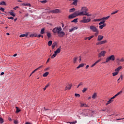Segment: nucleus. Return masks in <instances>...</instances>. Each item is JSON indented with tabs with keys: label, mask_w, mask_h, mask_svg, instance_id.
Returning a JSON list of instances; mask_svg holds the SVG:
<instances>
[{
	"label": "nucleus",
	"mask_w": 124,
	"mask_h": 124,
	"mask_svg": "<svg viewBox=\"0 0 124 124\" xmlns=\"http://www.w3.org/2000/svg\"><path fill=\"white\" fill-rule=\"evenodd\" d=\"M62 27H55L54 28L52 31L53 33H57L59 37H63L64 35H65V33L62 31Z\"/></svg>",
	"instance_id": "nucleus-1"
},
{
	"label": "nucleus",
	"mask_w": 124,
	"mask_h": 124,
	"mask_svg": "<svg viewBox=\"0 0 124 124\" xmlns=\"http://www.w3.org/2000/svg\"><path fill=\"white\" fill-rule=\"evenodd\" d=\"M86 9V7H83L80 10V11H77V12H78V16H92V15L89 14H85V13H84V11Z\"/></svg>",
	"instance_id": "nucleus-2"
},
{
	"label": "nucleus",
	"mask_w": 124,
	"mask_h": 124,
	"mask_svg": "<svg viewBox=\"0 0 124 124\" xmlns=\"http://www.w3.org/2000/svg\"><path fill=\"white\" fill-rule=\"evenodd\" d=\"M77 16H79L78 12L76 11L73 14L70 15L68 16V19H73L74 18H75V17H77Z\"/></svg>",
	"instance_id": "nucleus-3"
},
{
	"label": "nucleus",
	"mask_w": 124,
	"mask_h": 124,
	"mask_svg": "<svg viewBox=\"0 0 124 124\" xmlns=\"http://www.w3.org/2000/svg\"><path fill=\"white\" fill-rule=\"evenodd\" d=\"M110 61H115V55H112L108 57H107L106 60V62H109Z\"/></svg>",
	"instance_id": "nucleus-4"
},
{
	"label": "nucleus",
	"mask_w": 124,
	"mask_h": 124,
	"mask_svg": "<svg viewBox=\"0 0 124 124\" xmlns=\"http://www.w3.org/2000/svg\"><path fill=\"white\" fill-rule=\"evenodd\" d=\"M123 93V91H120L119 92H118L117 94H116L114 96H113V97H112L110 99H109L110 100H111V102H113V99L114 98H116V97H117V96H118V95H120V94H121V93Z\"/></svg>",
	"instance_id": "nucleus-5"
},
{
	"label": "nucleus",
	"mask_w": 124,
	"mask_h": 124,
	"mask_svg": "<svg viewBox=\"0 0 124 124\" xmlns=\"http://www.w3.org/2000/svg\"><path fill=\"white\" fill-rule=\"evenodd\" d=\"M90 29L92 31H93V32H95V31L97 32L98 31V30L95 27V26L93 25L90 26Z\"/></svg>",
	"instance_id": "nucleus-6"
},
{
	"label": "nucleus",
	"mask_w": 124,
	"mask_h": 124,
	"mask_svg": "<svg viewBox=\"0 0 124 124\" xmlns=\"http://www.w3.org/2000/svg\"><path fill=\"white\" fill-rule=\"evenodd\" d=\"M106 51L105 50L102 51L100 53L98 54V58H101V57H105Z\"/></svg>",
	"instance_id": "nucleus-7"
},
{
	"label": "nucleus",
	"mask_w": 124,
	"mask_h": 124,
	"mask_svg": "<svg viewBox=\"0 0 124 124\" xmlns=\"http://www.w3.org/2000/svg\"><path fill=\"white\" fill-rule=\"evenodd\" d=\"M83 116L87 117L89 115V110H84L82 112Z\"/></svg>",
	"instance_id": "nucleus-8"
},
{
	"label": "nucleus",
	"mask_w": 124,
	"mask_h": 124,
	"mask_svg": "<svg viewBox=\"0 0 124 124\" xmlns=\"http://www.w3.org/2000/svg\"><path fill=\"white\" fill-rule=\"evenodd\" d=\"M107 40H105V41H100L97 42L96 45L99 46V45H102V44H105V43H107Z\"/></svg>",
	"instance_id": "nucleus-9"
},
{
	"label": "nucleus",
	"mask_w": 124,
	"mask_h": 124,
	"mask_svg": "<svg viewBox=\"0 0 124 124\" xmlns=\"http://www.w3.org/2000/svg\"><path fill=\"white\" fill-rule=\"evenodd\" d=\"M50 12L51 13H55V14H58L60 13V10L58 9H56L55 10H53L52 11H51Z\"/></svg>",
	"instance_id": "nucleus-10"
},
{
	"label": "nucleus",
	"mask_w": 124,
	"mask_h": 124,
	"mask_svg": "<svg viewBox=\"0 0 124 124\" xmlns=\"http://www.w3.org/2000/svg\"><path fill=\"white\" fill-rule=\"evenodd\" d=\"M81 22L82 23H89V22H91V19L89 18V19H83L82 20H81Z\"/></svg>",
	"instance_id": "nucleus-11"
},
{
	"label": "nucleus",
	"mask_w": 124,
	"mask_h": 124,
	"mask_svg": "<svg viewBox=\"0 0 124 124\" xmlns=\"http://www.w3.org/2000/svg\"><path fill=\"white\" fill-rule=\"evenodd\" d=\"M42 67H43V65L40 66L39 67L34 70L33 71L31 72V74H33V73H34L36 71H37V70L40 69V68H42Z\"/></svg>",
	"instance_id": "nucleus-12"
},
{
	"label": "nucleus",
	"mask_w": 124,
	"mask_h": 124,
	"mask_svg": "<svg viewBox=\"0 0 124 124\" xmlns=\"http://www.w3.org/2000/svg\"><path fill=\"white\" fill-rule=\"evenodd\" d=\"M104 36L99 35L98 36V38H97V41H101V40H102V39H103Z\"/></svg>",
	"instance_id": "nucleus-13"
},
{
	"label": "nucleus",
	"mask_w": 124,
	"mask_h": 124,
	"mask_svg": "<svg viewBox=\"0 0 124 124\" xmlns=\"http://www.w3.org/2000/svg\"><path fill=\"white\" fill-rule=\"evenodd\" d=\"M61 48H62V46H60L59 48H58L55 52L54 53L56 54H60L61 53Z\"/></svg>",
	"instance_id": "nucleus-14"
},
{
	"label": "nucleus",
	"mask_w": 124,
	"mask_h": 124,
	"mask_svg": "<svg viewBox=\"0 0 124 124\" xmlns=\"http://www.w3.org/2000/svg\"><path fill=\"white\" fill-rule=\"evenodd\" d=\"M80 107H89V105L86 104H80Z\"/></svg>",
	"instance_id": "nucleus-15"
},
{
	"label": "nucleus",
	"mask_w": 124,
	"mask_h": 124,
	"mask_svg": "<svg viewBox=\"0 0 124 124\" xmlns=\"http://www.w3.org/2000/svg\"><path fill=\"white\" fill-rule=\"evenodd\" d=\"M122 66H120L118 67V68H117L115 70V71H117V72H119V71H120V70H121V69H122Z\"/></svg>",
	"instance_id": "nucleus-16"
},
{
	"label": "nucleus",
	"mask_w": 124,
	"mask_h": 124,
	"mask_svg": "<svg viewBox=\"0 0 124 124\" xmlns=\"http://www.w3.org/2000/svg\"><path fill=\"white\" fill-rule=\"evenodd\" d=\"M72 85L71 84H69L65 88V90H70L71 89Z\"/></svg>",
	"instance_id": "nucleus-17"
},
{
	"label": "nucleus",
	"mask_w": 124,
	"mask_h": 124,
	"mask_svg": "<svg viewBox=\"0 0 124 124\" xmlns=\"http://www.w3.org/2000/svg\"><path fill=\"white\" fill-rule=\"evenodd\" d=\"M109 18H110V16H108L106 17L102 18V20H103L105 22V21H106V20H108V19H109Z\"/></svg>",
	"instance_id": "nucleus-18"
},
{
	"label": "nucleus",
	"mask_w": 124,
	"mask_h": 124,
	"mask_svg": "<svg viewBox=\"0 0 124 124\" xmlns=\"http://www.w3.org/2000/svg\"><path fill=\"white\" fill-rule=\"evenodd\" d=\"M78 60V57H75L73 59V62L74 63H76V62Z\"/></svg>",
	"instance_id": "nucleus-19"
},
{
	"label": "nucleus",
	"mask_w": 124,
	"mask_h": 124,
	"mask_svg": "<svg viewBox=\"0 0 124 124\" xmlns=\"http://www.w3.org/2000/svg\"><path fill=\"white\" fill-rule=\"evenodd\" d=\"M104 27H106V24H104L102 25H100L99 29H100V30H102V29H103Z\"/></svg>",
	"instance_id": "nucleus-20"
},
{
	"label": "nucleus",
	"mask_w": 124,
	"mask_h": 124,
	"mask_svg": "<svg viewBox=\"0 0 124 124\" xmlns=\"http://www.w3.org/2000/svg\"><path fill=\"white\" fill-rule=\"evenodd\" d=\"M48 75H49V72H46L43 74V77H47Z\"/></svg>",
	"instance_id": "nucleus-21"
},
{
	"label": "nucleus",
	"mask_w": 124,
	"mask_h": 124,
	"mask_svg": "<svg viewBox=\"0 0 124 124\" xmlns=\"http://www.w3.org/2000/svg\"><path fill=\"white\" fill-rule=\"evenodd\" d=\"M25 36H26V37H27L28 36V34H22L21 35H20V37H25Z\"/></svg>",
	"instance_id": "nucleus-22"
},
{
	"label": "nucleus",
	"mask_w": 124,
	"mask_h": 124,
	"mask_svg": "<svg viewBox=\"0 0 124 124\" xmlns=\"http://www.w3.org/2000/svg\"><path fill=\"white\" fill-rule=\"evenodd\" d=\"M9 13L10 14V15H11L12 16H13V17H15V16H16L15 13H14L12 12H9Z\"/></svg>",
	"instance_id": "nucleus-23"
},
{
	"label": "nucleus",
	"mask_w": 124,
	"mask_h": 124,
	"mask_svg": "<svg viewBox=\"0 0 124 124\" xmlns=\"http://www.w3.org/2000/svg\"><path fill=\"white\" fill-rule=\"evenodd\" d=\"M30 37H37V34H32L30 35Z\"/></svg>",
	"instance_id": "nucleus-24"
},
{
	"label": "nucleus",
	"mask_w": 124,
	"mask_h": 124,
	"mask_svg": "<svg viewBox=\"0 0 124 124\" xmlns=\"http://www.w3.org/2000/svg\"><path fill=\"white\" fill-rule=\"evenodd\" d=\"M56 45H57V43L56 42L53 43L52 45V49H55V47H56Z\"/></svg>",
	"instance_id": "nucleus-25"
},
{
	"label": "nucleus",
	"mask_w": 124,
	"mask_h": 124,
	"mask_svg": "<svg viewBox=\"0 0 124 124\" xmlns=\"http://www.w3.org/2000/svg\"><path fill=\"white\" fill-rule=\"evenodd\" d=\"M45 31V29L44 28H43L41 30V32H40L41 34H43V33H44Z\"/></svg>",
	"instance_id": "nucleus-26"
},
{
	"label": "nucleus",
	"mask_w": 124,
	"mask_h": 124,
	"mask_svg": "<svg viewBox=\"0 0 124 124\" xmlns=\"http://www.w3.org/2000/svg\"><path fill=\"white\" fill-rule=\"evenodd\" d=\"M75 10H76V9L75 8H72L69 10V12L70 13H71L72 12H74V11H75Z\"/></svg>",
	"instance_id": "nucleus-27"
},
{
	"label": "nucleus",
	"mask_w": 124,
	"mask_h": 124,
	"mask_svg": "<svg viewBox=\"0 0 124 124\" xmlns=\"http://www.w3.org/2000/svg\"><path fill=\"white\" fill-rule=\"evenodd\" d=\"M83 66H84V64H83V63L80 64L77 67V68L78 69L80 68V67H83Z\"/></svg>",
	"instance_id": "nucleus-28"
},
{
	"label": "nucleus",
	"mask_w": 124,
	"mask_h": 124,
	"mask_svg": "<svg viewBox=\"0 0 124 124\" xmlns=\"http://www.w3.org/2000/svg\"><path fill=\"white\" fill-rule=\"evenodd\" d=\"M96 97V93H94L92 95V98L93 99H95Z\"/></svg>",
	"instance_id": "nucleus-29"
},
{
	"label": "nucleus",
	"mask_w": 124,
	"mask_h": 124,
	"mask_svg": "<svg viewBox=\"0 0 124 124\" xmlns=\"http://www.w3.org/2000/svg\"><path fill=\"white\" fill-rule=\"evenodd\" d=\"M46 35H47L48 38H50L51 37V33L47 32Z\"/></svg>",
	"instance_id": "nucleus-30"
},
{
	"label": "nucleus",
	"mask_w": 124,
	"mask_h": 124,
	"mask_svg": "<svg viewBox=\"0 0 124 124\" xmlns=\"http://www.w3.org/2000/svg\"><path fill=\"white\" fill-rule=\"evenodd\" d=\"M78 0H75L73 2V4L74 5L76 6V5H77V3H78Z\"/></svg>",
	"instance_id": "nucleus-31"
},
{
	"label": "nucleus",
	"mask_w": 124,
	"mask_h": 124,
	"mask_svg": "<svg viewBox=\"0 0 124 124\" xmlns=\"http://www.w3.org/2000/svg\"><path fill=\"white\" fill-rule=\"evenodd\" d=\"M77 22H78V18H75L72 21V23H77Z\"/></svg>",
	"instance_id": "nucleus-32"
},
{
	"label": "nucleus",
	"mask_w": 124,
	"mask_h": 124,
	"mask_svg": "<svg viewBox=\"0 0 124 124\" xmlns=\"http://www.w3.org/2000/svg\"><path fill=\"white\" fill-rule=\"evenodd\" d=\"M105 21L103 20H102V21H101L99 23V25H103L104 24H105Z\"/></svg>",
	"instance_id": "nucleus-33"
},
{
	"label": "nucleus",
	"mask_w": 124,
	"mask_h": 124,
	"mask_svg": "<svg viewBox=\"0 0 124 124\" xmlns=\"http://www.w3.org/2000/svg\"><path fill=\"white\" fill-rule=\"evenodd\" d=\"M53 44V42L52 41H49L48 42V46H51Z\"/></svg>",
	"instance_id": "nucleus-34"
},
{
	"label": "nucleus",
	"mask_w": 124,
	"mask_h": 124,
	"mask_svg": "<svg viewBox=\"0 0 124 124\" xmlns=\"http://www.w3.org/2000/svg\"><path fill=\"white\" fill-rule=\"evenodd\" d=\"M16 113H19V112H20L21 111V110L20 109H19V108L16 107Z\"/></svg>",
	"instance_id": "nucleus-35"
},
{
	"label": "nucleus",
	"mask_w": 124,
	"mask_h": 124,
	"mask_svg": "<svg viewBox=\"0 0 124 124\" xmlns=\"http://www.w3.org/2000/svg\"><path fill=\"white\" fill-rule=\"evenodd\" d=\"M50 85V84L48 83L47 84L45 88H44V91H46V89H47V88H48L49 87V86Z\"/></svg>",
	"instance_id": "nucleus-36"
},
{
	"label": "nucleus",
	"mask_w": 124,
	"mask_h": 124,
	"mask_svg": "<svg viewBox=\"0 0 124 124\" xmlns=\"http://www.w3.org/2000/svg\"><path fill=\"white\" fill-rule=\"evenodd\" d=\"M118 74H119V72H115L114 73H112L113 76H116V75H118Z\"/></svg>",
	"instance_id": "nucleus-37"
},
{
	"label": "nucleus",
	"mask_w": 124,
	"mask_h": 124,
	"mask_svg": "<svg viewBox=\"0 0 124 124\" xmlns=\"http://www.w3.org/2000/svg\"><path fill=\"white\" fill-rule=\"evenodd\" d=\"M76 123H77V121H76L75 122H69L67 123V124H75Z\"/></svg>",
	"instance_id": "nucleus-38"
},
{
	"label": "nucleus",
	"mask_w": 124,
	"mask_h": 124,
	"mask_svg": "<svg viewBox=\"0 0 124 124\" xmlns=\"http://www.w3.org/2000/svg\"><path fill=\"white\" fill-rule=\"evenodd\" d=\"M110 103H112V102L111 101V100H109L107 102V103L106 104V106H107V105H108V104H110Z\"/></svg>",
	"instance_id": "nucleus-39"
},
{
	"label": "nucleus",
	"mask_w": 124,
	"mask_h": 124,
	"mask_svg": "<svg viewBox=\"0 0 124 124\" xmlns=\"http://www.w3.org/2000/svg\"><path fill=\"white\" fill-rule=\"evenodd\" d=\"M57 56V54L54 53V54L51 56V59H54Z\"/></svg>",
	"instance_id": "nucleus-40"
},
{
	"label": "nucleus",
	"mask_w": 124,
	"mask_h": 124,
	"mask_svg": "<svg viewBox=\"0 0 124 124\" xmlns=\"http://www.w3.org/2000/svg\"><path fill=\"white\" fill-rule=\"evenodd\" d=\"M22 5H23V6H28V5H31V4L23 3H22Z\"/></svg>",
	"instance_id": "nucleus-41"
},
{
	"label": "nucleus",
	"mask_w": 124,
	"mask_h": 124,
	"mask_svg": "<svg viewBox=\"0 0 124 124\" xmlns=\"http://www.w3.org/2000/svg\"><path fill=\"white\" fill-rule=\"evenodd\" d=\"M0 123L1 124H2L3 123V119L2 118L0 117Z\"/></svg>",
	"instance_id": "nucleus-42"
},
{
	"label": "nucleus",
	"mask_w": 124,
	"mask_h": 124,
	"mask_svg": "<svg viewBox=\"0 0 124 124\" xmlns=\"http://www.w3.org/2000/svg\"><path fill=\"white\" fill-rule=\"evenodd\" d=\"M101 20H102V18H100V19H94V22H99V21H101Z\"/></svg>",
	"instance_id": "nucleus-43"
},
{
	"label": "nucleus",
	"mask_w": 124,
	"mask_h": 124,
	"mask_svg": "<svg viewBox=\"0 0 124 124\" xmlns=\"http://www.w3.org/2000/svg\"><path fill=\"white\" fill-rule=\"evenodd\" d=\"M118 11H119L117 10V11H115V12H112V13H111V15H114V14H116V13H118Z\"/></svg>",
	"instance_id": "nucleus-44"
},
{
	"label": "nucleus",
	"mask_w": 124,
	"mask_h": 124,
	"mask_svg": "<svg viewBox=\"0 0 124 124\" xmlns=\"http://www.w3.org/2000/svg\"><path fill=\"white\" fill-rule=\"evenodd\" d=\"M40 2H41V3H46V2H47V0H44L43 1H41Z\"/></svg>",
	"instance_id": "nucleus-45"
},
{
	"label": "nucleus",
	"mask_w": 124,
	"mask_h": 124,
	"mask_svg": "<svg viewBox=\"0 0 124 124\" xmlns=\"http://www.w3.org/2000/svg\"><path fill=\"white\" fill-rule=\"evenodd\" d=\"M1 2V5H6V3H5V2H4V1H2Z\"/></svg>",
	"instance_id": "nucleus-46"
},
{
	"label": "nucleus",
	"mask_w": 124,
	"mask_h": 124,
	"mask_svg": "<svg viewBox=\"0 0 124 124\" xmlns=\"http://www.w3.org/2000/svg\"><path fill=\"white\" fill-rule=\"evenodd\" d=\"M95 36H97V35H98V33L99 32V31H98H98H95Z\"/></svg>",
	"instance_id": "nucleus-47"
},
{
	"label": "nucleus",
	"mask_w": 124,
	"mask_h": 124,
	"mask_svg": "<svg viewBox=\"0 0 124 124\" xmlns=\"http://www.w3.org/2000/svg\"><path fill=\"white\" fill-rule=\"evenodd\" d=\"M87 11H88V9L85 8V10H84V14H89V13H87Z\"/></svg>",
	"instance_id": "nucleus-48"
},
{
	"label": "nucleus",
	"mask_w": 124,
	"mask_h": 124,
	"mask_svg": "<svg viewBox=\"0 0 124 124\" xmlns=\"http://www.w3.org/2000/svg\"><path fill=\"white\" fill-rule=\"evenodd\" d=\"M75 95L76 97H79L80 96V94H78V93H75Z\"/></svg>",
	"instance_id": "nucleus-49"
},
{
	"label": "nucleus",
	"mask_w": 124,
	"mask_h": 124,
	"mask_svg": "<svg viewBox=\"0 0 124 124\" xmlns=\"http://www.w3.org/2000/svg\"><path fill=\"white\" fill-rule=\"evenodd\" d=\"M0 10L2 11V12H4V8L2 7L0 8Z\"/></svg>",
	"instance_id": "nucleus-50"
},
{
	"label": "nucleus",
	"mask_w": 124,
	"mask_h": 124,
	"mask_svg": "<svg viewBox=\"0 0 124 124\" xmlns=\"http://www.w3.org/2000/svg\"><path fill=\"white\" fill-rule=\"evenodd\" d=\"M83 85V82H80L77 88H79L80 86H82Z\"/></svg>",
	"instance_id": "nucleus-51"
},
{
	"label": "nucleus",
	"mask_w": 124,
	"mask_h": 124,
	"mask_svg": "<svg viewBox=\"0 0 124 124\" xmlns=\"http://www.w3.org/2000/svg\"><path fill=\"white\" fill-rule=\"evenodd\" d=\"M75 31V28H72V29L70 30L69 32H71L72 31Z\"/></svg>",
	"instance_id": "nucleus-52"
},
{
	"label": "nucleus",
	"mask_w": 124,
	"mask_h": 124,
	"mask_svg": "<svg viewBox=\"0 0 124 124\" xmlns=\"http://www.w3.org/2000/svg\"><path fill=\"white\" fill-rule=\"evenodd\" d=\"M78 59H79L78 62H81V60H82V57H81V56H79V57H78Z\"/></svg>",
	"instance_id": "nucleus-53"
},
{
	"label": "nucleus",
	"mask_w": 124,
	"mask_h": 124,
	"mask_svg": "<svg viewBox=\"0 0 124 124\" xmlns=\"http://www.w3.org/2000/svg\"><path fill=\"white\" fill-rule=\"evenodd\" d=\"M88 90V88H84V89L82 90V93H85V92H86V91H87Z\"/></svg>",
	"instance_id": "nucleus-54"
},
{
	"label": "nucleus",
	"mask_w": 124,
	"mask_h": 124,
	"mask_svg": "<svg viewBox=\"0 0 124 124\" xmlns=\"http://www.w3.org/2000/svg\"><path fill=\"white\" fill-rule=\"evenodd\" d=\"M87 39H88V40H91V38H90V37L85 38V40H87Z\"/></svg>",
	"instance_id": "nucleus-55"
},
{
	"label": "nucleus",
	"mask_w": 124,
	"mask_h": 124,
	"mask_svg": "<svg viewBox=\"0 0 124 124\" xmlns=\"http://www.w3.org/2000/svg\"><path fill=\"white\" fill-rule=\"evenodd\" d=\"M120 62H124V60L123 58H122L120 60H119Z\"/></svg>",
	"instance_id": "nucleus-56"
},
{
	"label": "nucleus",
	"mask_w": 124,
	"mask_h": 124,
	"mask_svg": "<svg viewBox=\"0 0 124 124\" xmlns=\"http://www.w3.org/2000/svg\"><path fill=\"white\" fill-rule=\"evenodd\" d=\"M8 19H11V20H14V17L11 16V17H8Z\"/></svg>",
	"instance_id": "nucleus-57"
},
{
	"label": "nucleus",
	"mask_w": 124,
	"mask_h": 124,
	"mask_svg": "<svg viewBox=\"0 0 124 124\" xmlns=\"http://www.w3.org/2000/svg\"><path fill=\"white\" fill-rule=\"evenodd\" d=\"M119 78H120L121 81H122V80H123L124 77H123V76L121 75Z\"/></svg>",
	"instance_id": "nucleus-58"
},
{
	"label": "nucleus",
	"mask_w": 124,
	"mask_h": 124,
	"mask_svg": "<svg viewBox=\"0 0 124 124\" xmlns=\"http://www.w3.org/2000/svg\"><path fill=\"white\" fill-rule=\"evenodd\" d=\"M101 62V59H99L98 61H97L96 62H97V63H98V62Z\"/></svg>",
	"instance_id": "nucleus-59"
},
{
	"label": "nucleus",
	"mask_w": 124,
	"mask_h": 124,
	"mask_svg": "<svg viewBox=\"0 0 124 124\" xmlns=\"http://www.w3.org/2000/svg\"><path fill=\"white\" fill-rule=\"evenodd\" d=\"M17 8H19V6H16V7L14 8V10H16V9H17Z\"/></svg>",
	"instance_id": "nucleus-60"
},
{
	"label": "nucleus",
	"mask_w": 124,
	"mask_h": 124,
	"mask_svg": "<svg viewBox=\"0 0 124 124\" xmlns=\"http://www.w3.org/2000/svg\"><path fill=\"white\" fill-rule=\"evenodd\" d=\"M50 69V67H47L46 69H45V71H47V70H49Z\"/></svg>",
	"instance_id": "nucleus-61"
},
{
	"label": "nucleus",
	"mask_w": 124,
	"mask_h": 124,
	"mask_svg": "<svg viewBox=\"0 0 124 124\" xmlns=\"http://www.w3.org/2000/svg\"><path fill=\"white\" fill-rule=\"evenodd\" d=\"M14 124H18V121H17L15 120V121H14Z\"/></svg>",
	"instance_id": "nucleus-62"
},
{
	"label": "nucleus",
	"mask_w": 124,
	"mask_h": 124,
	"mask_svg": "<svg viewBox=\"0 0 124 124\" xmlns=\"http://www.w3.org/2000/svg\"><path fill=\"white\" fill-rule=\"evenodd\" d=\"M89 37L90 38V39H92V38H93V35H92V36H90Z\"/></svg>",
	"instance_id": "nucleus-63"
},
{
	"label": "nucleus",
	"mask_w": 124,
	"mask_h": 124,
	"mask_svg": "<svg viewBox=\"0 0 124 124\" xmlns=\"http://www.w3.org/2000/svg\"><path fill=\"white\" fill-rule=\"evenodd\" d=\"M25 124H31V123H30V122H26L25 123Z\"/></svg>",
	"instance_id": "nucleus-64"
}]
</instances>
